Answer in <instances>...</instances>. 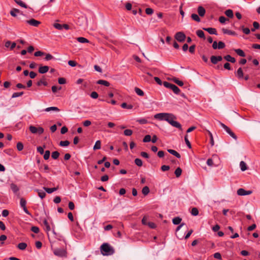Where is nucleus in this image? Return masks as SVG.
Masks as SVG:
<instances>
[{"instance_id":"obj_1","label":"nucleus","mask_w":260,"mask_h":260,"mask_svg":"<svg viewBox=\"0 0 260 260\" xmlns=\"http://www.w3.org/2000/svg\"><path fill=\"white\" fill-rule=\"evenodd\" d=\"M176 119V116L171 113H167L165 117V120L169 122L171 125L181 129V125L177 121L174 120Z\"/></svg>"},{"instance_id":"obj_2","label":"nucleus","mask_w":260,"mask_h":260,"mask_svg":"<svg viewBox=\"0 0 260 260\" xmlns=\"http://www.w3.org/2000/svg\"><path fill=\"white\" fill-rule=\"evenodd\" d=\"M101 251L104 255H112L114 253V249L108 243H103L101 246Z\"/></svg>"},{"instance_id":"obj_3","label":"nucleus","mask_w":260,"mask_h":260,"mask_svg":"<svg viewBox=\"0 0 260 260\" xmlns=\"http://www.w3.org/2000/svg\"><path fill=\"white\" fill-rule=\"evenodd\" d=\"M29 130L32 134L40 135L44 133V128L39 125H30Z\"/></svg>"},{"instance_id":"obj_4","label":"nucleus","mask_w":260,"mask_h":260,"mask_svg":"<svg viewBox=\"0 0 260 260\" xmlns=\"http://www.w3.org/2000/svg\"><path fill=\"white\" fill-rule=\"evenodd\" d=\"M220 125L234 139H237V137L235 134L230 129L229 127H228L224 124L219 122Z\"/></svg>"},{"instance_id":"obj_5","label":"nucleus","mask_w":260,"mask_h":260,"mask_svg":"<svg viewBox=\"0 0 260 260\" xmlns=\"http://www.w3.org/2000/svg\"><path fill=\"white\" fill-rule=\"evenodd\" d=\"M175 38L178 41L183 42L184 41L186 36L183 32L179 31L176 34Z\"/></svg>"},{"instance_id":"obj_6","label":"nucleus","mask_w":260,"mask_h":260,"mask_svg":"<svg viewBox=\"0 0 260 260\" xmlns=\"http://www.w3.org/2000/svg\"><path fill=\"white\" fill-rule=\"evenodd\" d=\"M252 191L251 190H245L243 188H239L237 190V194L239 196H246L251 194Z\"/></svg>"},{"instance_id":"obj_7","label":"nucleus","mask_w":260,"mask_h":260,"mask_svg":"<svg viewBox=\"0 0 260 260\" xmlns=\"http://www.w3.org/2000/svg\"><path fill=\"white\" fill-rule=\"evenodd\" d=\"M55 255L59 256H64L66 255V251L63 249H55L54 250Z\"/></svg>"},{"instance_id":"obj_8","label":"nucleus","mask_w":260,"mask_h":260,"mask_svg":"<svg viewBox=\"0 0 260 260\" xmlns=\"http://www.w3.org/2000/svg\"><path fill=\"white\" fill-rule=\"evenodd\" d=\"M26 22L29 24L36 27L38 26V25L41 23V22L34 19H31L29 20H27Z\"/></svg>"},{"instance_id":"obj_9","label":"nucleus","mask_w":260,"mask_h":260,"mask_svg":"<svg viewBox=\"0 0 260 260\" xmlns=\"http://www.w3.org/2000/svg\"><path fill=\"white\" fill-rule=\"evenodd\" d=\"M167 113H160L154 115V118L160 120H165Z\"/></svg>"},{"instance_id":"obj_10","label":"nucleus","mask_w":260,"mask_h":260,"mask_svg":"<svg viewBox=\"0 0 260 260\" xmlns=\"http://www.w3.org/2000/svg\"><path fill=\"white\" fill-rule=\"evenodd\" d=\"M49 69V68L48 66H40L39 69V72L41 74H44L47 73Z\"/></svg>"},{"instance_id":"obj_11","label":"nucleus","mask_w":260,"mask_h":260,"mask_svg":"<svg viewBox=\"0 0 260 260\" xmlns=\"http://www.w3.org/2000/svg\"><path fill=\"white\" fill-rule=\"evenodd\" d=\"M198 13L199 16L203 17L205 14L206 10L202 6H199L198 8Z\"/></svg>"},{"instance_id":"obj_12","label":"nucleus","mask_w":260,"mask_h":260,"mask_svg":"<svg viewBox=\"0 0 260 260\" xmlns=\"http://www.w3.org/2000/svg\"><path fill=\"white\" fill-rule=\"evenodd\" d=\"M204 30L208 31L210 34H214L217 35L216 29L214 28L208 27V28H204Z\"/></svg>"},{"instance_id":"obj_13","label":"nucleus","mask_w":260,"mask_h":260,"mask_svg":"<svg viewBox=\"0 0 260 260\" xmlns=\"http://www.w3.org/2000/svg\"><path fill=\"white\" fill-rule=\"evenodd\" d=\"M44 111L46 112H50L51 111H55V112H59V109L57 107H50L46 108L44 110Z\"/></svg>"},{"instance_id":"obj_14","label":"nucleus","mask_w":260,"mask_h":260,"mask_svg":"<svg viewBox=\"0 0 260 260\" xmlns=\"http://www.w3.org/2000/svg\"><path fill=\"white\" fill-rule=\"evenodd\" d=\"M11 189L14 193H17L19 191L18 187L15 184L12 183L10 185Z\"/></svg>"},{"instance_id":"obj_15","label":"nucleus","mask_w":260,"mask_h":260,"mask_svg":"<svg viewBox=\"0 0 260 260\" xmlns=\"http://www.w3.org/2000/svg\"><path fill=\"white\" fill-rule=\"evenodd\" d=\"M224 58L228 61H230L232 63H234L236 61L235 58L232 57L230 55H227L224 57Z\"/></svg>"},{"instance_id":"obj_16","label":"nucleus","mask_w":260,"mask_h":260,"mask_svg":"<svg viewBox=\"0 0 260 260\" xmlns=\"http://www.w3.org/2000/svg\"><path fill=\"white\" fill-rule=\"evenodd\" d=\"M44 189L48 193H51L53 191H56L57 190L58 187H54V188H47L46 187H44Z\"/></svg>"},{"instance_id":"obj_17","label":"nucleus","mask_w":260,"mask_h":260,"mask_svg":"<svg viewBox=\"0 0 260 260\" xmlns=\"http://www.w3.org/2000/svg\"><path fill=\"white\" fill-rule=\"evenodd\" d=\"M181 220H182V219L180 217H174L172 219V222H173V224H174L175 225H177L181 223Z\"/></svg>"},{"instance_id":"obj_18","label":"nucleus","mask_w":260,"mask_h":260,"mask_svg":"<svg viewBox=\"0 0 260 260\" xmlns=\"http://www.w3.org/2000/svg\"><path fill=\"white\" fill-rule=\"evenodd\" d=\"M168 151L175 156L177 158H180L181 156L179 153H178L176 151L173 149H168Z\"/></svg>"},{"instance_id":"obj_19","label":"nucleus","mask_w":260,"mask_h":260,"mask_svg":"<svg viewBox=\"0 0 260 260\" xmlns=\"http://www.w3.org/2000/svg\"><path fill=\"white\" fill-rule=\"evenodd\" d=\"M222 30L224 34H228L230 35H233V36L237 35V34L235 31H233L230 30H228L227 29L223 28L222 29Z\"/></svg>"},{"instance_id":"obj_20","label":"nucleus","mask_w":260,"mask_h":260,"mask_svg":"<svg viewBox=\"0 0 260 260\" xmlns=\"http://www.w3.org/2000/svg\"><path fill=\"white\" fill-rule=\"evenodd\" d=\"M170 89H171L173 91V92L176 94H179V93L180 91L179 88L174 84H172Z\"/></svg>"},{"instance_id":"obj_21","label":"nucleus","mask_w":260,"mask_h":260,"mask_svg":"<svg viewBox=\"0 0 260 260\" xmlns=\"http://www.w3.org/2000/svg\"><path fill=\"white\" fill-rule=\"evenodd\" d=\"M235 52L239 56L241 57H245V54L243 51L240 49H237L234 50Z\"/></svg>"},{"instance_id":"obj_22","label":"nucleus","mask_w":260,"mask_h":260,"mask_svg":"<svg viewBox=\"0 0 260 260\" xmlns=\"http://www.w3.org/2000/svg\"><path fill=\"white\" fill-rule=\"evenodd\" d=\"M172 81L180 86H182L184 84L182 81L179 80L178 79L175 77L172 78Z\"/></svg>"},{"instance_id":"obj_23","label":"nucleus","mask_w":260,"mask_h":260,"mask_svg":"<svg viewBox=\"0 0 260 260\" xmlns=\"http://www.w3.org/2000/svg\"><path fill=\"white\" fill-rule=\"evenodd\" d=\"M97 83L99 84L104 85L106 86H109L110 85L109 82L106 80H99L97 81Z\"/></svg>"},{"instance_id":"obj_24","label":"nucleus","mask_w":260,"mask_h":260,"mask_svg":"<svg viewBox=\"0 0 260 260\" xmlns=\"http://www.w3.org/2000/svg\"><path fill=\"white\" fill-rule=\"evenodd\" d=\"M225 14L229 18H233L234 16L233 12L231 9H228L225 11Z\"/></svg>"},{"instance_id":"obj_25","label":"nucleus","mask_w":260,"mask_h":260,"mask_svg":"<svg viewBox=\"0 0 260 260\" xmlns=\"http://www.w3.org/2000/svg\"><path fill=\"white\" fill-rule=\"evenodd\" d=\"M26 247H27L26 243H23V242L20 243L18 244V245H17V247L19 249L22 250L25 249Z\"/></svg>"},{"instance_id":"obj_26","label":"nucleus","mask_w":260,"mask_h":260,"mask_svg":"<svg viewBox=\"0 0 260 260\" xmlns=\"http://www.w3.org/2000/svg\"><path fill=\"white\" fill-rule=\"evenodd\" d=\"M36 191H37L40 198L43 199L45 197L46 193L44 191L39 189H37Z\"/></svg>"},{"instance_id":"obj_27","label":"nucleus","mask_w":260,"mask_h":260,"mask_svg":"<svg viewBox=\"0 0 260 260\" xmlns=\"http://www.w3.org/2000/svg\"><path fill=\"white\" fill-rule=\"evenodd\" d=\"M240 166L241 170L242 171H244L246 170L247 169V165H246V163L243 161H241L240 162Z\"/></svg>"},{"instance_id":"obj_28","label":"nucleus","mask_w":260,"mask_h":260,"mask_svg":"<svg viewBox=\"0 0 260 260\" xmlns=\"http://www.w3.org/2000/svg\"><path fill=\"white\" fill-rule=\"evenodd\" d=\"M196 34L198 35V36L201 38H203L204 39H205L204 32L201 30H198L196 31Z\"/></svg>"},{"instance_id":"obj_29","label":"nucleus","mask_w":260,"mask_h":260,"mask_svg":"<svg viewBox=\"0 0 260 260\" xmlns=\"http://www.w3.org/2000/svg\"><path fill=\"white\" fill-rule=\"evenodd\" d=\"M20 11L17 9H15V8H13L10 12V14L11 15L13 16V17H16L17 16L16 15V13H20Z\"/></svg>"},{"instance_id":"obj_30","label":"nucleus","mask_w":260,"mask_h":260,"mask_svg":"<svg viewBox=\"0 0 260 260\" xmlns=\"http://www.w3.org/2000/svg\"><path fill=\"white\" fill-rule=\"evenodd\" d=\"M237 75L238 78H242L243 77V72L241 68L238 69L237 71Z\"/></svg>"},{"instance_id":"obj_31","label":"nucleus","mask_w":260,"mask_h":260,"mask_svg":"<svg viewBox=\"0 0 260 260\" xmlns=\"http://www.w3.org/2000/svg\"><path fill=\"white\" fill-rule=\"evenodd\" d=\"M77 41L81 43H89V41L83 37H78L77 38Z\"/></svg>"},{"instance_id":"obj_32","label":"nucleus","mask_w":260,"mask_h":260,"mask_svg":"<svg viewBox=\"0 0 260 260\" xmlns=\"http://www.w3.org/2000/svg\"><path fill=\"white\" fill-rule=\"evenodd\" d=\"M135 91L137 93V94L140 96H143L144 94V92L138 87H135Z\"/></svg>"},{"instance_id":"obj_33","label":"nucleus","mask_w":260,"mask_h":260,"mask_svg":"<svg viewBox=\"0 0 260 260\" xmlns=\"http://www.w3.org/2000/svg\"><path fill=\"white\" fill-rule=\"evenodd\" d=\"M182 173V170L180 168L178 167L177 168L175 171V174L177 177H179Z\"/></svg>"},{"instance_id":"obj_34","label":"nucleus","mask_w":260,"mask_h":260,"mask_svg":"<svg viewBox=\"0 0 260 260\" xmlns=\"http://www.w3.org/2000/svg\"><path fill=\"white\" fill-rule=\"evenodd\" d=\"M14 1L15 2V3H16L19 6H20L22 7H24L25 8H27V5L26 4H25L24 3H23L21 1H20V0H14Z\"/></svg>"},{"instance_id":"obj_35","label":"nucleus","mask_w":260,"mask_h":260,"mask_svg":"<svg viewBox=\"0 0 260 260\" xmlns=\"http://www.w3.org/2000/svg\"><path fill=\"white\" fill-rule=\"evenodd\" d=\"M101 142L100 140L97 141L93 147L94 150L99 149L101 148Z\"/></svg>"},{"instance_id":"obj_36","label":"nucleus","mask_w":260,"mask_h":260,"mask_svg":"<svg viewBox=\"0 0 260 260\" xmlns=\"http://www.w3.org/2000/svg\"><path fill=\"white\" fill-rule=\"evenodd\" d=\"M191 18L194 20V21H196L197 22H200L201 21V19L199 16L196 14H192L191 15Z\"/></svg>"},{"instance_id":"obj_37","label":"nucleus","mask_w":260,"mask_h":260,"mask_svg":"<svg viewBox=\"0 0 260 260\" xmlns=\"http://www.w3.org/2000/svg\"><path fill=\"white\" fill-rule=\"evenodd\" d=\"M150 190L148 186H145L143 188L142 192L144 195H147L149 192Z\"/></svg>"},{"instance_id":"obj_38","label":"nucleus","mask_w":260,"mask_h":260,"mask_svg":"<svg viewBox=\"0 0 260 260\" xmlns=\"http://www.w3.org/2000/svg\"><path fill=\"white\" fill-rule=\"evenodd\" d=\"M59 155V153L58 151H54L52 153L51 156L53 159H56L58 158Z\"/></svg>"},{"instance_id":"obj_39","label":"nucleus","mask_w":260,"mask_h":260,"mask_svg":"<svg viewBox=\"0 0 260 260\" xmlns=\"http://www.w3.org/2000/svg\"><path fill=\"white\" fill-rule=\"evenodd\" d=\"M132 134L133 131L131 129H127L124 131V135L126 136H130Z\"/></svg>"},{"instance_id":"obj_40","label":"nucleus","mask_w":260,"mask_h":260,"mask_svg":"<svg viewBox=\"0 0 260 260\" xmlns=\"http://www.w3.org/2000/svg\"><path fill=\"white\" fill-rule=\"evenodd\" d=\"M135 162L139 167H141L143 165L142 161L140 158H136V159H135Z\"/></svg>"},{"instance_id":"obj_41","label":"nucleus","mask_w":260,"mask_h":260,"mask_svg":"<svg viewBox=\"0 0 260 260\" xmlns=\"http://www.w3.org/2000/svg\"><path fill=\"white\" fill-rule=\"evenodd\" d=\"M70 144V142L68 141H60L59 145L61 146H68Z\"/></svg>"},{"instance_id":"obj_42","label":"nucleus","mask_w":260,"mask_h":260,"mask_svg":"<svg viewBox=\"0 0 260 260\" xmlns=\"http://www.w3.org/2000/svg\"><path fill=\"white\" fill-rule=\"evenodd\" d=\"M211 62L214 64H216L217 63L218 61L216 58V56H212L210 58Z\"/></svg>"},{"instance_id":"obj_43","label":"nucleus","mask_w":260,"mask_h":260,"mask_svg":"<svg viewBox=\"0 0 260 260\" xmlns=\"http://www.w3.org/2000/svg\"><path fill=\"white\" fill-rule=\"evenodd\" d=\"M191 213L192 215L197 216L199 214V211L197 208H193L191 209Z\"/></svg>"},{"instance_id":"obj_44","label":"nucleus","mask_w":260,"mask_h":260,"mask_svg":"<svg viewBox=\"0 0 260 260\" xmlns=\"http://www.w3.org/2000/svg\"><path fill=\"white\" fill-rule=\"evenodd\" d=\"M225 45L223 42L220 41L218 42V45H217L218 49H223L225 47Z\"/></svg>"},{"instance_id":"obj_45","label":"nucleus","mask_w":260,"mask_h":260,"mask_svg":"<svg viewBox=\"0 0 260 260\" xmlns=\"http://www.w3.org/2000/svg\"><path fill=\"white\" fill-rule=\"evenodd\" d=\"M50 151H49V150H46V151L45 152V153H44V158L45 160H47L48 159H49V157H50Z\"/></svg>"},{"instance_id":"obj_46","label":"nucleus","mask_w":260,"mask_h":260,"mask_svg":"<svg viewBox=\"0 0 260 260\" xmlns=\"http://www.w3.org/2000/svg\"><path fill=\"white\" fill-rule=\"evenodd\" d=\"M121 107L123 108H126V109H132V108H133V106L132 105H127V104L125 103H122L121 104Z\"/></svg>"},{"instance_id":"obj_47","label":"nucleus","mask_w":260,"mask_h":260,"mask_svg":"<svg viewBox=\"0 0 260 260\" xmlns=\"http://www.w3.org/2000/svg\"><path fill=\"white\" fill-rule=\"evenodd\" d=\"M23 94V92H15L12 95V98H17V97H18V96H21Z\"/></svg>"},{"instance_id":"obj_48","label":"nucleus","mask_w":260,"mask_h":260,"mask_svg":"<svg viewBox=\"0 0 260 260\" xmlns=\"http://www.w3.org/2000/svg\"><path fill=\"white\" fill-rule=\"evenodd\" d=\"M42 84H43L45 86H47L48 83L47 82H46V81H44L43 79H42L38 82L37 85L38 86H41Z\"/></svg>"},{"instance_id":"obj_49","label":"nucleus","mask_w":260,"mask_h":260,"mask_svg":"<svg viewBox=\"0 0 260 260\" xmlns=\"http://www.w3.org/2000/svg\"><path fill=\"white\" fill-rule=\"evenodd\" d=\"M53 26L55 28L58 30H61L62 29V25L59 23H55L53 24Z\"/></svg>"},{"instance_id":"obj_50","label":"nucleus","mask_w":260,"mask_h":260,"mask_svg":"<svg viewBox=\"0 0 260 260\" xmlns=\"http://www.w3.org/2000/svg\"><path fill=\"white\" fill-rule=\"evenodd\" d=\"M17 148L18 151H21L23 148V145L21 142H18L17 144Z\"/></svg>"},{"instance_id":"obj_51","label":"nucleus","mask_w":260,"mask_h":260,"mask_svg":"<svg viewBox=\"0 0 260 260\" xmlns=\"http://www.w3.org/2000/svg\"><path fill=\"white\" fill-rule=\"evenodd\" d=\"M20 206L22 208V207H24L26 205V201L23 198H21L20 199Z\"/></svg>"},{"instance_id":"obj_52","label":"nucleus","mask_w":260,"mask_h":260,"mask_svg":"<svg viewBox=\"0 0 260 260\" xmlns=\"http://www.w3.org/2000/svg\"><path fill=\"white\" fill-rule=\"evenodd\" d=\"M150 141H151V136H150V135H149L145 136L143 139L144 142H150Z\"/></svg>"},{"instance_id":"obj_53","label":"nucleus","mask_w":260,"mask_h":260,"mask_svg":"<svg viewBox=\"0 0 260 260\" xmlns=\"http://www.w3.org/2000/svg\"><path fill=\"white\" fill-rule=\"evenodd\" d=\"M243 31L246 35L250 34V30L248 28H245L243 26L241 27Z\"/></svg>"},{"instance_id":"obj_54","label":"nucleus","mask_w":260,"mask_h":260,"mask_svg":"<svg viewBox=\"0 0 260 260\" xmlns=\"http://www.w3.org/2000/svg\"><path fill=\"white\" fill-rule=\"evenodd\" d=\"M226 20H228V19L224 16H220L219 18V21L221 23H224Z\"/></svg>"},{"instance_id":"obj_55","label":"nucleus","mask_w":260,"mask_h":260,"mask_svg":"<svg viewBox=\"0 0 260 260\" xmlns=\"http://www.w3.org/2000/svg\"><path fill=\"white\" fill-rule=\"evenodd\" d=\"M207 164L210 167L213 166L214 165L213 160L211 158L208 159L207 161Z\"/></svg>"},{"instance_id":"obj_56","label":"nucleus","mask_w":260,"mask_h":260,"mask_svg":"<svg viewBox=\"0 0 260 260\" xmlns=\"http://www.w3.org/2000/svg\"><path fill=\"white\" fill-rule=\"evenodd\" d=\"M214 258L218 259H221V255L220 253L216 252L214 254Z\"/></svg>"},{"instance_id":"obj_57","label":"nucleus","mask_w":260,"mask_h":260,"mask_svg":"<svg viewBox=\"0 0 260 260\" xmlns=\"http://www.w3.org/2000/svg\"><path fill=\"white\" fill-rule=\"evenodd\" d=\"M146 13L148 15H151L153 13V10L151 8H146Z\"/></svg>"},{"instance_id":"obj_58","label":"nucleus","mask_w":260,"mask_h":260,"mask_svg":"<svg viewBox=\"0 0 260 260\" xmlns=\"http://www.w3.org/2000/svg\"><path fill=\"white\" fill-rule=\"evenodd\" d=\"M90 96L93 99H96L98 98V94L95 91H93L91 93Z\"/></svg>"},{"instance_id":"obj_59","label":"nucleus","mask_w":260,"mask_h":260,"mask_svg":"<svg viewBox=\"0 0 260 260\" xmlns=\"http://www.w3.org/2000/svg\"><path fill=\"white\" fill-rule=\"evenodd\" d=\"M31 230L35 233H38L39 232V229L37 226H32Z\"/></svg>"},{"instance_id":"obj_60","label":"nucleus","mask_w":260,"mask_h":260,"mask_svg":"<svg viewBox=\"0 0 260 260\" xmlns=\"http://www.w3.org/2000/svg\"><path fill=\"white\" fill-rule=\"evenodd\" d=\"M185 143L186 144V145H187V146L190 148H191V144L189 142L188 138H187V135H186L185 137Z\"/></svg>"},{"instance_id":"obj_61","label":"nucleus","mask_w":260,"mask_h":260,"mask_svg":"<svg viewBox=\"0 0 260 260\" xmlns=\"http://www.w3.org/2000/svg\"><path fill=\"white\" fill-rule=\"evenodd\" d=\"M147 225L151 229H155L156 227L155 223L152 222H148Z\"/></svg>"},{"instance_id":"obj_62","label":"nucleus","mask_w":260,"mask_h":260,"mask_svg":"<svg viewBox=\"0 0 260 260\" xmlns=\"http://www.w3.org/2000/svg\"><path fill=\"white\" fill-rule=\"evenodd\" d=\"M44 54L45 53L43 52L39 51L36 52L35 53L34 55L35 56H41L44 55Z\"/></svg>"},{"instance_id":"obj_63","label":"nucleus","mask_w":260,"mask_h":260,"mask_svg":"<svg viewBox=\"0 0 260 260\" xmlns=\"http://www.w3.org/2000/svg\"><path fill=\"white\" fill-rule=\"evenodd\" d=\"M161 169L162 171H166L170 169V167L169 166L163 165L161 166Z\"/></svg>"},{"instance_id":"obj_64","label":"nucleus","mask_w":260,"mask_h":260,"mask_svg":"<svg viewBox=\"0 0 260 260\" xmlns=\"http://www.w3.org/2000/svg\"><path fill=\"white\" fill-rule=\"evenodd\" d=\"M68 64L71 67H75L77 64V63L73 60H69L68 61Z\"/></svg>"}]
</instances>
